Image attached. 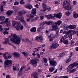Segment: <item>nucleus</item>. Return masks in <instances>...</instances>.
<instances>
[{
    "mask_svg": "<svg viewBox=\"0 0 78 78\" xmlns=\"http://www.w3.org/2000/svg\"><path fill=\"white\" fill-rule=\"evenodd\" d=\"M10 41L12 42H13L15 43L16 44L19 45L20 43L21 40L17 35L14 34L13 35L12 37L10 38Z\"/></svg>",
    "mask_w": 78,
    "mask_h": 78,
    "instance_id": "obj_1",
    "label": "nucleus"
},
{
    "mask_svg": "<svg viewBox=\"0 0 78 78\" xmlns=\"http://www.w3.org/2000/svg\"><path fill=\"white\" fill-rule=\"evenodd\" d=\"M13 25L15 26L16 25L15 28L16 30H22L23 29V27L22 25H20V22H17L16 21H13L12 22Z\"/></svg>",
    "mask_w": 78,
    "mask_h": 78,
    "instance_id": "obj_2",
    "label": "nucleus"
},
{
    "mask_svg": "<svg viewBox=\"0 0 78 78\" xmlns=\"http://www.w3.org/2000/svg\"><path fill=\"white\" fill-rule=\"evenodd\" d=\"M12 61L10 60H6L4 61V67L5 68H9L11 66Z\"/></svg>",
    "mask_w": 78,
    "mask_h": 78,
    "instance_id": "obj_3",
    "label": "nucleus"
},
{
    "mask_svg": "<svg viewBox=\"0 0 78 78\" xmlns=\"http://www.w3.org/2000/svg\"><path fill=\"white\" fill-rule=\"evenodd\" d=\"M63 8L67 10H70L71 9L70 4L68 1H65L63 4Z\"/></svg>",
    "mask_w": 78,
    "mask_h": 78,
    "instance_id": "obj_4",
    "label": "nucleus"
},
{
    "mask_svg": "<svg viewBox=\"0 0 78 78\" xmlns=\"http://www.w3.org/2000/svg\"><path fill=\"white\" fill-rule=\"evenodd\" d=\"M51 27L52 29H50L49 30L50 31H55L57 30L58 29V27L57 25H56L55 23H53Z\"/></svg>",
    "mask_w": 78,
    "mask_h": 78,
    "instance_id": "obj_5",
    "label": "nucleus"
},
{
    "mask_svg": "<svg viewBox=\"0 0 78 78\" xmlns=\"http://www.w3.org/2000/svg\"><path fill=\"white\" fill-rule=\"evenodd\" d=\"M49 61L51 65V66H52V67H53L56 66V64H57L56 61L53 60L50 58H49Z\"/></svg>",
    "mask_w": 78,
    "mask_h": 78,
    "instance_id": "obj_6",
    "label": "nucleus"
},
{
    "mask_svg": "<svg viewBox=\"0 0 78 78\" xmlns=\"http://www.w3.org/2000/svg\"><path fill=\"white\" fill-rule=\"evenodd\" d=\"M30 64L33 65L34 67H36L37 66V62H36V58L32 59L30 61Z\"/></svg>",
    "mask_w": 78,
    "mask_h": 78,
    "instance_id": "obj_7",
    "label": "nucleus"
},
{
    "mask_svg": "<svg viewBox=\"0 0 78 78\" xmlns=\"http://www.w3.org/2000/svg\"><path fill=\"white\" fill-rule=\"evenodd\" d=\"M59 46V44L56 43L55 42H53L52 44H51V46H50V48H54L55 49L57 48V47Z\"/></svg>",
    "mask_w": 78,
    "mask_h": 78,
    "instance_id": "obj_8",
    "label": "nucleus"
},
{
    "mask_svg": "<svg viewBox=\"0 0 78 78\" xmlns=\"http://www.w3.org/2000/svg\"><path fill=\"white\" fill-rule=\"evenodd\" d=\"M27 16L30 18V22H34L36 21V20H34V19L32 18L34 17V16H33L31 15V14H27Z\"/></svg>",
    "mask_w": 78,
    "mask_h": 78,
    "instance_id": "obj_9",
    "label": "nucleus"
},
{
    "mask_svg": "<svg viewBox=\"0 0 78 78\" xmlns=\"http://www.w3.org/2000/svg\"><path fill=\"white\" fill-rule=\"evenodd\" d=\"M54 16L56 18H58V19H61L62 16V13L61 12L58 13L57 14H55L54 15Z\"/></svg>",
    "mask_w": 78,
    "mask_h": 78,
    "instance_id": "obj_10",
    "label": "nucleus"
},
{
    "mask_svg": "<svg viewBox=\"0 0 78 78\" xmlns=\"http://www.w3.org/2000/svg\"><path fill=\"white\" fill-rule=\"evenodd\" d=\"M9 20V18H7L5 19V21H4V23H6L7 24L6 25V26L9 27L10 26L11 24H10V23L9 22H8V21Z\"/></svg>",
    "mask_w": 78,
    "mask_h": 78,
    "instance_id": "obj_11",
    "label": "nucleus"
},
{
    "mask_svg": "<svg viewBox=\"0 0 78 78\" xmlns=\"http://www.w3.org/2000/svg\"><path fill=\"white\" fill-rule=\"evenodd\" d=\"M35 40L37 42H39V40H40V41H42L43 40V38H42V36H41L40 37L37 36L35 37Z\"/></svg>",
    "mask_w": 78,
    "mask_h": 78,
    "instance_id": "obj_12",
    "label": "nucleus"
},
{
    "mask_svg": "<svg viewBox=\"0 0 78 78\" xmlns=\"http://www.w3.org/2000/svg\"><path fill=\"white\" fill-rule=\"evenodd\" d=\"M32 77H34V78H38L37 74L36 73H33L31 74Z\"/></svg>",
    "mask_w": 78,
    "mask_h": 78,
    "instance_id": "obj_13",
    "label": "nucleus"
},
{
    "mask_svg": "<svg viewBox=\"0 0 78 78\" xmlns=\"http://www.w3.org/2000/svg\"><path fill=\"white\" fill-rule=\"evenodd\" d=\"M12 14V11L11 10H8L6 12V15L8 16H10Z\"/></svg>",
    "mask_w": 78,
    "mask_h": 78,
    "instance_id": "obj_14",
    "label": "nucleus"
},
{
    "mask_svg": "<svg viewBox=\"0 0 78 78\" xmlns=\"http://www.w3.org/2000/svg\"><path fill=\"white\" fill-rule=\"evenodd\" d=\"M24 7L26 8H27V9H31V8H33L32 5L30 4L26 5L24 6Z\"/></svg>",
    "mask_w": 78,
    "mask_h": 78,
    "instance_id": "obj_15",
    "label": "nucleus"
},
{
    "mask_svg": "<svg viewBox=\"0 0 78 78\" xmlns=\"http://www.w3.org/2000/svg\"><path fill=\"white\" fill-rule=\"evenodd\" d=\"M13 55L15 56L16 58L20 57V54L17 52H15L12 53Z\"/></svg>",
    "mask_w": 78,
    "mask_h": 78,
    "instance_id": "obj_16",
    "label": "nucleus"
},
{
    "mask_svg": "<svg viewBox=\"0 0 78 78\" xmlns=\"http://www.w3.org/2000/svg\"><path fill=\"white\" fill-rule=\"evenodd\" d=\"M74 67V66L73 65V64H70L69 66L68 67V68H67V70H70V69H72Z\"/></svg>",
    "mask_w": 78,
    "mask_h": 78,
    "instance_id": "obj_17",
    "label": "nucleus"
},
{
    "mask_svg": "<svg viewBox=\"0 0 78 78\" xmlns=\"http://www.w3.org/2000/svg\"><path fill=\"white\" fill-rule=\"evenodd\" d=\"M18 19H19L21 22H23L25 20V19L23 16L20 17V18H18Z\"/></svg>",
    "mask_w": 78,
    "mask_h": 78,
    "instance_id": "obj_18",
    "label": "nucleus"
},
{
    "mask_svg": "<svg viewBox=\"0 0 78 78\" xmlns=\"http://www.w3.org/2000/svg\"><path fill=\"white\" fill-rule=\"evenodd\" d=\"M55 25H58L59 26V25H60L62 23V21L61 20H59L57 22H55Z\"/></svg>",
    "mask_w": 78,
    "mask_h": 78,
    "instance_id": "obj_19",
    "label": "nucleus"
},
{
    "mask_svg": "<svg viewBox=\"0 0 78 78\" xmlns=\"http://www.w3.org/2000/svg\"><path fill=\"white\" fill-rule=\"evenodd\" d=\"M32 12L34 15H36V9L33 8L32 9Z\"/></svg>",
    "mask_w": 78,
    "mask_h": 78,
    "instance_id": "obj_20",
    "label": "nucleus"
},
{
    "mask_svg": "<svg viewBox=\"0 0 78 78\" xmlns=\"http://www.w3.org/2000/svg\"><path fill=\"white\" fill-rule=\"evenodd\" d=\"M47 25H53V23H53V22L51 21H49L48 22H47Z\"/></svg>",
    "mask_w": 78,
    "mask_h": 78,
    "instance_id": "obj_21",
    "label": "nucleus"
},
{
    "mask_svg": "<svg viewBox=\"0 0 78 78\" xmlns=\"http://www.w3.org/2000/svg\"><path fill=\"white\" fill-rule=\"evenodd\" d=\"M30 31L32 33H34L36 32V28L35 27H33L31 29H30Z\"/></svg>",
    "mask_w": 78,
    "mask_h": 78,
    "instance_id": "obj_22",
    "label": "nucleus"
},
{
    "mask_svg": "<svg viewBox=\"0 0 78 78\" xmlns=\"http://www.w3.org/2000/svg\"><path fill=\"white\" fill-rule=\"evenodd\" d=\"M55 70V67L54 66L50 67L49 69V71L51 72H52Z\"/></svg>",
    "mask_w": 78,
    "mask_h": 78,
    "instance_id": "obj_23",
    "label": "nucleus"
},
{
    "mask_svg": "<svg viewBox=\"0 0 78 78\" xmlns=\"http://www.w3.org/2000/svg\"><path fill=\"white\" fill-rule=\"evenodd\" d=\"M8 52H5L3 54V56L5 59H7V56H6V55H8Z\"/></svg>",
    "mask_w": 78,
    "mask_h": 78,
    "instance_id": "obj_24",
    "label": "nucleus"
},
{
    "mask_svg": "<svg viewBox=\"0 0 78 78\" xmlns=\"http://www.w3.org/2000/svg\"><path fill=\"white\" fill-rule=\"evenodd\" d=\"M65 40V36L64 37H62V38H61L59 42L60 43H62V42H64Z\"/></svg>",
    "mask_w": 78,
    "mask_h": 78,
    "instance_id": "obj_25",
    "label": "nucleus"
},
{
    "mask_svg": "<svg viewBox=\"0 0 78 78\" xmlns=\"http://www.w3.org/2000/svg\"><path fill=\"white\" fill-rule=\"evenodd\" d=\"M22 12H19L17 14L18 16H16V18H17V19H18V18H19L21 17V16H22Z\"/></svg>",
    "mask_w": 78,
    "mask_h": 78,
    "instance_id": "obj_26",
    "label": "nucleus"
},
{
    "mask_svg": "<svg viewBox=\"0 0 78 78\" xmlns=\"http://www.w3.org/2000/svg\"><path fill=\"white\" fill-rule=\"evenodd\" d=\"M68 26L67 25H64L63 26V29L66 30H67L69 28V27H68Z\"/></svg>",
    "mask_w": 78,
    "mask_h": 78,
    "instance_id": "obj_27",
    "label": "nucleus"
},
{
    "mask_svg": "<svg viewBox=\"0 0 78 78\" xmlns=\"http://www.w3.org/2000/svg\"><path fill=\"white\" fill-rule=\"evenodd\" d=\"M73 16L75 19H76L77 18H78V14L76 13H73Z\"/></svg>",
    "mask_w": 78,
    "mask_h": 78,
    "instance_id": "obj_28",
    "label": "nucleus"
},
{
    "mask_svg": "<svg viewBox=\"0 0 78 78\" xmlns=\"http://www.w3.org/2000/svg\"><path fill=\"white\" fill-rule=\"evenodd\" d=\"M68 28H69V29H74L75 28V26L74 25L73 26L72 25H70L68 27Z\"/></svg>",
    "mask_w": 78,
    "mask_h": 78,
    "instance_id": "obj_29",
    "label": "nucleus"
},
{
    "mask_svg": "<svg viewBox=\"0 0 78 78\" xmlns=\"http://www.w3.org/2000/svg\"><path fill=\"white\" fill-rule=\"evenodd\" d=\"M76 69L74 68L71 70H70L69 73H74L75 72H76Z\"/></svg>",
    "mask_w": 78,
    "mask_h": 78,
    "instance_id": "obj_30",
    "label": "nucleus"
},
{
    "mask_svg": "<svg viewBox=\"0 0 78 78\" xmlns=\"http://www.w3.org/2000/svg\"><path fill=\"white\" fill-rule=\"evenodd\" d=\"M9 42V39L8 38H5V41L4 42H3V44H8V42Z\"/></svg>",
    "mask_w": 78,
    "mask_h": 78,
    "instance_id": "obj_31",
    "label": "nucleus"
},
{
    "mask_svg": "<svg viewBox=\"0 0 78 78\" xmlns=\"http://www.w3.org/2000/svg\"><path fill=\"white\" fill-rule=\"evenodd\" d=\"M48 19H51V15H48L46 16Z\"/></svg>",
    "mask_w": 78,
    "mask_h": 78,
    "instance_id": "obj_32",
    "label": "nucleus"
},
{
    "mask_svg": "<svg viewBox=\"0 0 78 78\" xmlns=\"http://www.w3.org/2000/svg\"><path fill=\"white\" fill-rule=\"evenodd\" d=\"M5 20V17L4 16H0V20L2 21V20Z\"/></svg>",
    "mask_w": 78,
    "mask_h": 78,
    "instance_id": "obj_33",
    "label": "nucleus"
},
{
    "mask_svg": "<svg viewBox=\"0 0 78 78\" xmlns=\"http://www.w3.org/2000/svg\"><path fill=\"white\" fill-rule=\"evenodd\" d=\"M3 5H1L0 10L1 12H3L4 11V9H3Z\"/></svg>",
    "mask_w": 78,
    "mask_h": 78,
    "instance_id": "obj_34",
    "label": "nucleus"
},
{
    "mask_svg": "<svg viewBox=\"0 0 78 78\" xmlns=\"http://www.w3.org/2000/svg\"><path fill=\"white\" fill-rule=\"evenodd\" d=\"M6 1H4L2 2V6H6Z\"/></svg>",
    "mask_w": 78,
    "mask_h": 78,
    "instance_id": "obj_35",
    "label": "nucleus"
},
{
    "mask_svg": "<svg viewBox=\"0 0 78 78\" xmlns=\"http://www.w3.org/2000/svg\"><path fill=\"white\" fill-rule=\"evenodd\" d=\"M65 55V54L64 53H61L60 55H59V57H62L64 56Z\"/></svg>",
    "mask_w": 78,
    "mask_h": 78,
    "instance_id": "obj_36",
    "label": "nucleus"
},
{
    "mask_svg": "<svg viewBox=\"0 0 78 78\" xmlns=\"http://www.w3.org/2000/svg\"><path fill=\"white\" fill-rule=\"evenodd\" d=\"M63 44H66V45H67V44H68V41L66 40H64V41L63 42Z\"/></svg>",
    "mask_w": 78,
    "mask_h": 78,
    "instance_id": "obj_37",
    "label": "nucleus"
},
{
    "mask_svg": "<svg viewBox=\"0 0 78 78\" xmlns=\"http://www.w3.org/2000/svg\"><path fill=\"white\" fill-rule=\"evenodd\" d=\"M25 68V66H22L21 68V69L20 70V72H22V71L23 70V69Z\"/></svg>",
    "mask_w": 78,
    "mask_h": 78,
    "instance_id": "obj_38",
    "label": "nucleus"
},
{
    "mask_svg": "<svg viewBox=\"0 0 78 78\" xmlns=\"http://www.w3.org/2000/svg\"><path fill=\"white\" fill-rule=\"evenodd\" d=\"M72 59L71 58H68L66 61V63H69V62H70L71 61Z\"/></svg>",
    "mask_w": 78,
    "mask_h": 78,
    "instance_id": "obj_39",
    "label": "nucleus"
},
{
    "mask_svg": "<svg viewBox=\"0 0 78 78\" xmlns=\"http://www.w3.org/2000/svg\"><path fill=\"white\" fill-rule=\"evenodd\" d=\"M66 15V16H69L70 15V13L69 12H65Z\"/></svg>",
    "mask_w": 78,
    "mask_h": 78,
    "instance_id": "obj_40",
    "label": "nucleus"
},
{
    "mask_svg": "<svg viewBox=\"0 0 78 78\" xmlns=\"http://www.w3.org/2000/svg\"><path fill=\"white\" fill-rule=\"evenodd\" d=\"M41 30L42 29L41 27H39L37 29V31L38 33H39L40 31H41Z\"/></svg>",
    "mask_w": 78,
    "mask_h": 78,
    "instance_id": "obj_41",
    "label": "nucleus"
},
{
    "mask_svg": "<svg viewBox=\"0 0 78 78\" xmlns=\"http://www.w3.org/2000/svg\"><path fill=\"white\" fill-rule=\"evenodd\" d=\"M12 69L13 70V71H15V70H16V69H17L16 67V66H12Z\"/></svg>",
    "mask_w": 78,
    "mask_h": 78,
    "instance_id": "obj_42",
    "label": "nucleus"
},
{
    "mask_svg": "<svg viewBox=\"0 0 78 78\" xmlns=\"http://www.w3.org/2000/svg\"><path fill=\"white\" fill-rule=\"evenodd\" d=\"M43 61H44V62L45 63H47V62L48 61V60H47V59L45 58L43 59Z\"/></svg>",
    "mask_w": 78,
    "mask_h": 78,
    "instance_id": "obj_43",
    "label": "nucleus"
},
{
    "mask_svg": "<svg viewBox=\"0 0 78 78\" xmlns=\"http://www.w3.org/2000/svg\"><path fill=\"white\" fill-rule=\"evenodd\" d=\"M75 34H76V32L72 30V33H71V34L70 35H71V36H72V35H74Z\"/></svg>",
    "mask_w": 78,
    "mask_h": 78,
    "instance_id": "obj_44",
    "label": "nucleus"
},
{
    "mask_svg": "<svg viewBox=\"0 0 78 78\" xmlns=\"http://www.w3.org/2000/svg\"><path fill=\"white\" fill-rule=\"evenodd\" d=\"M42 6L43 8H47V5L45 4H42Z\"/></svg>",
    "mask_w": 78,
    "mask_h": 78,
    "instance_id": "obj_45",
    "label": "nucleus"
},
{
    "mask_svg": "<svg viewBox=\"0 0 78 78\" xmlns=\"http://www.w3.org/2000/svg\"><path fill=\"white\" fill-rule=\"evenodd\" d=\"M14 5H19V2L16 1L15 3H14Z\"/></svg>",
    "mask_w": 78,
    "mask_h": 78,
    "instance_id": "obj_46",
    "label": "nucleus"
},
{
    "mask_svg": "<svg viewBox=\"0 0 78 78\" xmlns=\"http://www.w3.org/2000/svg\"><path fill=\"white\" fill-rule=\"evenodd\" d=\"M60 2H59V1H56L55 3V5L56 4V5H59V4H60V3H59Z\"/></svg>",
    "mask_w": 78,
    "mask_h": 78,
    "instance_id": "obj_47",
    "label": "nucleus"
},
{
    "mask_svg": "<svg viewBox=\"0 0 78 78\" xmlns=\"http://www.w3.org/2000/svg\"><path fill=\"white\" fill-rule=\"evenodd\" d=\"M25 40L26 42H29V43H30V44H31V42L28 39H26Z\"/></svg>",
    "mask_w": 78,
    "mask_h": 78,
    "instance_id": "obj_48",
    "label": "nucleus"
},
{
    "mask_svg": "<svg viewBox=\"0 0 78 78\" xmlns=\"http://www.w3.org/2000/svg\"><path fill=\"white\" fill-rule=\"evenodd\" d=\"M22 54L24 55V56H27V54L25 53V52H23L22 53Z\"/></svg>",
    "mask_w": 78,
    "mask_h": 78,
    "instance_id": "obj_49",
    "label": "nucleus"
},
{
    "mask_svg": "<svg viewBox=\"0 0 78 78\" xmlns=\"http://www.w3.org/2000/svg\"><path fill=\"white\" fill-rule=\"evenodd\" d=\"M45 23H46L47 24V21H43V22L41 23V25L42 26H43L45 24Z\"/></svg>",
    "mask_w": 78,
    "mask_h": 78,
    "instance_id": "obj_50",
    "label": "nucleus"
},
{
    "mask_svg": "<svg viewBox=\"0 0 78 78\" xmlns=\"http://www.w3.org/2000/svg\"><path fill=\"white\" fill-rule=\"evenodd\" d=\"M73 64L74 66V67H75V66H77L78 65V63H74Z\"/></svg>",
    "mask_w": 78,
    "mask_h": 78,
    "instance_id": "obj_51",
    "label": "nucleus"
},
{
    "mask_svg": "<svg viewBox=\"0 0 78 78\" xmlns=\"http://www.w3.org/2000/svg\"><path fill=\"white\" fill-rule=\"evenodd\" d=\"M36 55L37 56L38 58H41V56H40V55H39V54H38V53H37L36 54Z\"/></svg>",
    "mask_w": 78,
    "mask_h": 78,
    "instance_id": "obj_52",
    "label": "nucleus"
},
{
    "mask_svg": "<svg viewBox=\"0 0 78 78\" xmlns=\"http://www.w3.org/2000/svg\"><path fill=\"white\" fill-rule=\"evenodd\" d=\"M9 54V53H8V55H7V57L8 58H12V55H10Z\"/></svg>",
    "mask_w": 78,
    "mask_h": 78,
    "instance_id": "obj_53",
    "label": "nucleus"
},
{
    "mask_svg": "<svg viewBox=\"0 0 78 78\" xmlns=\"http://www.w3.org/2000/svg\"><path fill=\"white\" fill-rule=\"evenodd\" d=\"M59 29H57L56 30H55L56 31V34H58V33H59Z\"/></svg>",
    "mask_w": 78,
    "mask_h": 78,
    "instance_id": "obj_54",
    "label": "nucleus"
},
{
    "mask_svg": "<svg viewBox=\"0 0 78 78\" xmlns=\"http://www.w3.org/2000/svg\"><path fill=\"white\" fill-rule=\"evenodd\" d=\"M72 31H73L72 30H70L69 31H68L67 33H69V34H70L71 33V34H72Z\"/></svg>",
    "mask_w": 78,
    "mask_h": 78,
    "instance_id": "obj_55",
    "label": "nucleus"
},
{
    "mask_svg": "<svg viewBox=\"0 0 78 78\" xmlns=\"http://www.w3.org/2000/svg\"><path fill=\"white\" fill-rule=\"evenodd\" d=\"M20 4H23L25 3V2H23V1H22L21 0L20 1Z\"/></svg>",
    "mask_w": 78,
    "mask_h": 78,
    "instance_id": "obj_56",
    "label": "nucleus"
},
{
    "mask_svg": "<svg viewBox=\"0 0 78 78\" xmlns=\"http://www.w3.org/2000/svg\"><path fill=\"white\" fill-rule=\"evenodd\" d=\"M22 71H20V72L18 73V75L19 76H20V75L22 74Z\"/></svg>",
    "mask_w": 78,
    "mask_h": 78,
    "instance_id": "obj_57",
    "label": "nucleus"
},
{
    "mask_svg": "<svg viewBox=\"0 0 78 78\" xmlns=\"http://www.w3.org/2000/svg\"><path fill=\"white\" fill-rule=\"evenodd\" d=\"M2 27V25H0V31H2L3 30Z\"/></svg>",
    "mask_w": 78,
    "mask_h": 78,
    "instance_id": "obj_58",
    "label": "nucleus"
},
{
    "mask_svg": "<svg viewBox=\"0 0 78 78\" xmlns=\"http://www.w3.org/2000/svg\"><path fill=\"white\" fill-rule=\"evenodd\" d=\"M3 33L4 34H8V32L7 31H4Z\"/></svg>",
    "mask_w": 78,
    "mask_h": 78,
    "instance_id": "obj_59",
    "label": "nucleus"
},
{
    "mask_svg": "<svg viewBox=\"0 0 78 78\" xmlns=\"http://www.w3.org/2000/svg\"><path fill=\"white\" fill-rule=\"evenodd\" d=\"M47 10V9L46 8H44L43 10H42V11L43 12H45V11H46Z\"/></svg>",
    "mask_w": 78,
    "mask_h": 78,
    "instance_id": "obj_60",
    "label": "nucleus"
},
{
    "mask_svg": "<svg viewBox=\"0 0 78 78\" xmlns=\"http://www.w3.org/2000/svg\"><path fill=\"white\" fill-rule=\"evenodd\" d=\"M73 4L74 5H76V2L75 1H74L73 2Z\"/></svg>",
    "mask_w": 78,
    "mask_h": 78,
    "instance_id": "obj_61",
    "label": "nucleus"
},
{
    "mask_svg": "<svg viewBox=\"0 0 78 78\" xmlns=\"http://www.w3.org/2000/svg\"><path fill=\"white\" fill-rule=\"evenodd\" d=\"M42 69H39L38 70V72H39V73H41V72H42Z\"/></svg>",
    "mask_w": 78,
    "mask_h": 78,
    "instance_id": "obj_62",
    "label": "nucleus"
},
{
    "mask_svg": "<svg viewBox=\"0 0 78 78\" xmlns=\"http://www.w3.org/2000/svg\"><path fill=\"white\" fill-rule=\"evenodd\" d=\"M40 20H43L44 19V16H41L40 17Z\"/></svg>",
    "mask_w": 78,
    "mask_h": 78,
    "instance_id": "obj_63",
    "label": "nucleus"
},
{
    "mask_svg": "<svg viewBox=\"0 0 78 78\" xmlns=\"http://www.w3.org/2000/svg\"><path fill=\"white\" fill-rule=\"evenodd\" d=\"M51 8L48 7L47 9V10H48V11H50V10H51Z\"/></svg>",
    "mask_w": 78,
    "mask_h": 78,
    "instance_id": "obj_64",
    "label": "nucleus"
}]
</instances>
